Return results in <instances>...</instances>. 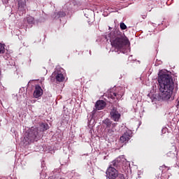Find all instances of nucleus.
I'll use <instances>...</instances> for the list:
<instances>
[{
	"label": "nucleus",
	"mask_w": 179,
	"mask_h": 179,
	"mask_svg": "<svg viewBox=\"0 0 179 179\" xmlns=\"http://www.w3.org/2000/svg\"><path fill=\"white\" fill-rule=\"evenodd\" d=\"M26 0L18 1V13L20 16H22L24 13H26Z\"/></svg>",
	"instance_id": "nucleus-9"
},
{
	"label": "nucleus",
	"mask_w": 179,
	"mask_h": 179,
	"mask_svg": "<svg viewBox=\"0 0 179 179\" xmlns=\"http://www.w3.org/2000/svg\"><path fill=\"white\" fill-rule=\"evenodd\" d=\"M120 26L122 30H127V25L125 24V23L121 22Z\"/></svg>",
	"instance_id": "nucleus-20"
},
{
	"label": "nucleus",
	"mask_w": 179,
	"mask_h": 179,
	"mask_svg": "<svg viewBox=\"0 0 179 179\" xmlns=\"http://www.w3.org/2000/svg\"><path fill=\"white\" fill-rule=\"evenodd\" d=\"M94 114H96V110H93L91 113V115H90V117L88 118V125L89 127H92L93 125H94Z\"/></svg>",
	"instance_id": "nucleus-14"
},
{
	"label": "nucleus",
	"mask_w": 179,
	"mask_h": 179,
	"mask_svg": "<svg viewBox=\"0 0 179 179\" xmlns=\"http://www.w3.org/2000/svg\"><path fill=\"white\" fill-rule=\"evenodd\" d=\"M109 29H111V27H109Z\"/></svg>",
	"instance_id": "nucleus-26"
},
{
	"label": "nucleus",
	"mask_w": 179,
	"mask_h": 179,
	"mask_svg": "<svg viewBox=\"0 0 179 179\" xmlns=\"http://www.w3.org/2000/svg\"><path fill=\"white\" fill-rule=\"evenodd\" d=\"M124 159H122L121 157H117L116 159L113 160L109 167H113L115 169H121L124 164Z\"/></svg>",
	"instance_id": "nucleus-8"
},
{
	"label": "nucleus",
	"mask_w": 179,
	"mask_h": 179,
	"mask_svg": "<svg viewBox=\"0 0 179 179\" xmlns=\"http://www.w3.org/2000/svg\"><path fill=\"white\" fill-rule=\"evenodd\" d=\"M131 138H132V131L128 130L120 137V140L122 143H127Z\"/></svg>",
	"instance_id": "nucleus-10"
},
{
	"label": "nucleus",
	"mask_w": 179,
	"mask_h": 179,
	"mask_svg": "<svg viewBox=\"0 0 179 179\" xmlns=\"http://www.w3.org/2000/svg\"><path fill=\"white\" fill-rule=\"evenodd\" d=\"M85 16L87 18H90V16H93V15H94V11L90 9H85ZM86 13H88V14H86Z\"/></svg>",
	"instance_id": "nucleus-16"
},
{
	"label": "nucleus",
	"mask_w": 179,
	"mask_h": 179,
	"mask_svg": "<svg viewBox=\"0 0 179 179\" xmlns=\"http://www.w3.org/2000/svg\"><path fill=\"white\" fill-rule=\"evenodd\" d=\"M141 174H142V172L138 171V178L141 177V176H141Z\"/></svg>",
	"instance_id": "nucleus-23"
},
{
	"label": "nucleus",
	"mask_w": 179,
	"mask_h": 179,
	"mask_svg": "<svg viewBox=\"0 0 179 179\" xmlns=\"http://www.w3.org/2000/svg\"><path fill=\"white\" fill-rule=\"evenodd\" d=\"M0 179H2V178H0Z\"/></svg>",
	"instance_id": "nucleus-27"
},
{
	"label": "nucleus",
	"mask_w": 179,
	"mask_h": 179,
	"mask_svg": "<svg viewBox=\"0 0 179 179\" xmlns=\"http://www.w3.org/2000/svg\"><path fill=\"white\" fill-rule=\"evenodd\" d=\"M110 120L115 122H119L121 120V113L117 110V108H113L110 112Z\"/></svg>",
	"instance_id": "nucleus-7"
},
{
	"label": "nucleus",
	"mask_w": 179,
	"mask_h": 179,
	"mask_svg": "<svg viewBox=\"0 0 179 179\" xmlns=\"http://www.w3.org/2000/svg\"><path fill=\"white\" fill-rule=\"evenodd\" d=\"M27 22L28 24H34V17L29 16L27 17Z\"/></svg>",
	"instance_id": "nucleus-18"
},
{
	"label": "nucleus",
	"mask_w": 179,
	"mask_h": 179,
	"mask_svg": "<svg viewBox=\"0 0 179 179\" xmlns=\"http://www.w3.org/2000/svg\"><path fill=\"white\" fill-rule=\"evenodd\" d=\"M119 178L125 179V176H124V174H119Z\"/></svg>",
	"instance_id": "nucleus-21"
},
{
	"label": "nucleus",
	"mask_w": 179,
	"mask_h": 179,
	"mask_svg": "<svg viewBox=\"0 0 179 179\" xmlns=\"http://www.w3.org/2000/svg\"><path fill=\"white\" fill-rule=\"evenodd\" d=\"M95 107L96 110H103L106 107V101L103 100L96 101Z\"/></svg>",
	"instance_id": "nucleus-13"
},
{
	"label": "nucleus",
	"mask_w": 179,
	"mask_h": 179,
	"mask_svg": "<svg viewBox=\"0 0 179 179\" xmlns=\"http://www.w3.org/2000/svg\"><path fill=\"white\" fill-rule=\"evenodd\" d=\"M166 131H167V128L164 127L162 129V131L166 134Z\"/></svg>",
	"instance_id": "nucleus-22"
},
{
	"label": "nucleus",
	"mask_w": 179,
	"mask_h": 179,
	"mask_svg": "<svg viewBox=\"0 0 179 179\" xmlns=\"http://www.w3.org/2000/svg\"><path fill=\"white\" fill-rule=\"evenodd\" d=\"M106 178L108 179H115L118 177V171L113 166H109L106 172Z\"/></svg>",
	"instance_id": "nucleus-5"
},
{
	"label": "nucleus",
	"mask_w": 179,
	"mask_h": 179,
	"mask_svg": "<svg viewBox=\"0 0 179 179\" xmlns=\"http://www.w3.org/2000/svg\"><path fill=\"white\" fill-rule=\"evenodd\" d=\"M163 167H164L165 169H166V167L165 166H162V169H163Z\"/></svg>",
	"instance_id": "nucleus-24"
},
{
	"label": "nucleus",
	"mask_w": 179,
	"mask_h": 179,
	"mask_svg": "<svg viewBox=\"0 0 179 179\" xmlns=\"http://www.w3.org/2000/svg\"><path fill=\"white\" fill-rule=\"evenodd\" d=\"M5 52V44L0 43V54H3Z\"/></svg>",
	"instance_id": "nucleus-19"
},
{
	"label": "nucleus",
	"mask_w": 179,
	"mask_h": 179,
	"mask_svg": "<svg viewBox=\"0 0 179 179\" xmlns=\"http://www.w3.org/2000/svg\"><path fill=\"white\" fill-rule=\"evenodd\" d=\"M52 76H55L57 82H64L65 77L64 76V69H57L52 73Z\"/></svg>",
	"instance_id": "nucleus-6"
},
{
	"label": "nucleus",
	"mask_w": 179,
	"mask_h": 179,
	"mask_svg": "<svg viewBox=\"0 0 179 179\" xmlns=\"http://www.w3.org/2000/svg\"><path fill=\"white\" fill-rule=\"evenodd\" d=\"M49 128L48 124L41 123L39 127H32L27 129L22 141L24 145L27 146V145H30V143L34 142V141L37 142V141L43 136V132L47 131Z\"/></svg>",
	"instance_id": "nucleus-3"
},
{
	"label": "nucleus",
	"mask_w": 179,
	"mask_h": 179,
	"mask_svg": "<svg viewBox=\"0 0 179 179\" xmlns=\"http://www.w3.org/2000/svg\"><path fill=\"white\" fill-rule=\"evenodd\" d=\"M75 8H76V1L75 0H70L63 6V9L62 10L53 15V17L54 19L65 17L66 14H69L70 12L72 13V12L75 10Z\"/></svg>",
	"instance_id": "nucleus-4"
},
{
	"label": "nucleus",
	"mask_w": 179,
	"mask_h": 179,
	"mask_svg": "<svg viewBox=\"0 0 179 179\" xmlns=\"http://www.w3.org/2000/svg\"><path fill=\"white\" fill-rule=\"evenodd\" d=\"M33 95L35 99H38V97H41V96H43V89L39 85H35V90Z\"/></svg>",
	"instance_id": "nucleus-11"
},
{
	"label": "nucleus",
	"mask_w": 179,
	"mask_h": 179,
	"mask_svg": "<svg viewBox=\"0 0 179 179\" xmlns=\"http://www.w3.org/2000/svg\"><path fill=\"white\" fill-rule=\"evenodd\" d=\"M11 65H15V63H12V64Z\"/></svg>",
	"instance_id": "nucleus-25"
},
{
	"label": "nucleus",
	"mask_w": 179,
	"mask_h": 179,
	"mask_svg": "<svg viewBox=\"0 0 179 179\" xmlns=\"http://www.w3.org/2000/svg\"><path fill=\"white\" fill-rule=\"evenodd\" d=\"M122 96H124L123 92H119V93L112 92V94H110V97L112 99H117V100H119V99H121Z\"/></svg>",
	"instance_id": "nucleus-15"
},
{
	"label": "nucleus",
	"mask_w": 179,
	"mask_h": 179,
	"mask_svg": "<svg viewBox=\"0 0 179 179\" xmlns=\"http://www.w3.org/2000/svg\"><path fill=\"white\" fill-rule=\"evenodd\" d=\"M102 125L106 128V129H108L113 127V122L110 119L107 118L102 121Z\"/></svg>",
	"instance_id": "nucleus-12"
},
{
	"label": "nucleus",
	"mask_w": 179,
	"mask_h": 179,
	"mask_svg": "<svg viewBox=\"0 0 179 179\" xmlns=\"http://www.w3.org/2000/svg\"><path fill=\"white\" fill-rule=\"evenodd\" d=\"M106 132L108 136H113V135H114V130L111 128L106 129Z\"/></svg>",
	"instance_id": "nucleus-17"
},
{
	"label": "nucleus",
	"mask_w": 179,
	"mask_h": 179,
	"mask_svg": "<svg viewBox=\"0 0 179 179\" xmlns=\"http://www.w3.org/2000/svg\"><path fill=\"white\" fill-rule=\"evenodd\" d=\"M158 89L159 90V99L162 101L170 103L174 100L173 90H174V82L171 76L169 74H161L158 78Z\"/></svg>",
	"instance_id": "nucleus-2"
},
{
	"label": "nucleus",
	"mask_w": 179,
	"mask_h": 179,
	"mask_svg": "<svg viewBox=\"0 0 179 179\" xmlns=\"http://www.w3.org/2000/svg\"><path fill=\"white\" fill-rule=\"evenodd\" d=\"M105 38L107 41L109 40L112 47L115 48V52L118 54L120 52L127 54L131 51L129 40L119 29H114L113 31L106 36Z\"/></svg>",
	"instance_id": "nucleus-1"
}]
</instances>
